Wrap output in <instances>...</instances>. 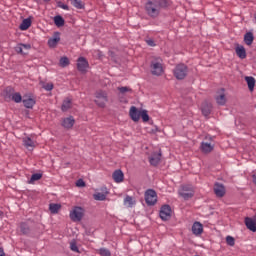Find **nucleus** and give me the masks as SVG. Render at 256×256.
<instances>
[{"mask_svg": "<svg viewBox=\"0 0 256 256\" xmlns=\"http://www.w3.org/2000/svg\"><path fill=\"white\" fill-rule=\"evenodd\" d=\"M173 217V210L169 205H163L161 207V221H169Z\"/></svg>", "mask_w": 256, "mask_h": 256, "instance_id": "7", "label": "nucleus"}, {"mask_svg": "<svg viewBox=\"0 0 256 256\" xmlns=\"http://www.w3.org/2000/svg\"><path fill=\"white\" fill-rule=\"evenodd\" d=\"M159 161H161V153H158L157 155H154L150 158V163L156 167V165H159Z\"/></svg>", "mask_w": 256, "mask_h": 256, "instance_id": "30", "label": "nucleus"}, {"mask_svg": "<svg viewBox=\"0 0 256 256\" xmlns=\"http://www.w3.org/2000/svg\"><path fill=\"white\" fill-rule=\"evenodd\" d=\"M159 217H161V211L159 212Z\"/></svg>", "mask_w": 256, "mask_h": 256, "instance_id": "52", "label": "nucleus"}, {"mask_svg": "<svg viewBox=\"0 0 256 256\" xmlns=\"http://www.w3.org/2000/svg\"><path fill=\"white\" fill-rule=\"evenodd\" d=\"M244 223L249 231L256 232V217H246Z\"/></svg>", "mask_w": 256, "mask_h": 256, "instance_id": "11", "label": "nucleus"}, {"mask_svg": "<svg viewBox=\"0 0 256 256\" xmlns=\"http://www.w3.org/2000/svg\"><path fill=\"white\" fill-rule=\"evenodd\" d=\"M140 117L144 123H147V121H149V114L147 113V110H141Z\"/></svg>", "mask_w": 256, "mask_h": 256, "instance_id": "37", "label": "nucleus"}, {"mask_svg": "<svg viewBox=\"0 0 256 256\" xmlns=\"http://www.w3.org/2000/svg\"><path fill=\"white\" fill-rule=\"evenodd\" d=\"M54 23L56 27H63L65 25V20L61 16H55Z\"/></svg>", "mask_w": 256, "mask_h": 256, "instance_id": "31", "label": "nucleus"}, {"mask_svg": "<svg viewBox=\"0 0 256 256\" xmlns=\"http://www.w3.org/2000/svg\"><path fill=\"white\" fill-rule=\"evenodd\" d=\"M97 253H99L101 256H111V251H109L107 248H100L97 250Z\"/></svg>", "mask_w": 256, "mask_h": 256, "instance_id": "34", "label": "nucleus"}, {"mask_svg": "<svg viewBox=\"0 0 256 256\" xmlns=\"http://www.w3.org/2000/svg\"><path fill=\"white\" fill-rule=\"evenodd\" d=\"M118 91L122 94L125 95V93H131V88L124 86V87H118Z\"/></svg>", "mask_w": 256, "mask_h": 256, "instance_id": "41", "label": "nucleus"}, {"mask_svg": "<svg viewBox=\"0 0 256 256\" xmlns=\"http://www.w3.org/2000/svg\"><path fill=\"white\" fill-rule=\"evenodd\" d=\"M179 197H182L185 201L191 199L193 195H195V190H193V186L191 185H182L178 190Z\"/></svg>", "mask_w": 256, "mask_h": 256, "instance_id": "2", "label": "nucleus"}, {"mask_svg": "<svg viewBox=\"0 0 256 256\" xmlns=\"http://www.w3.org/2000/svg\"><path fill=\"white\" fill-rule=\"evenodd\" d=\"M1 215H3V212H2V211H0V217H1Z\"/></svg>", "mask_w": 256, "mask_h": 256, "instance_id": "51", "label": "nucleus"}, {"mask_svg": "<svg viewBox=\"0 0 256 256\" xmlns=\"http://www.w3.org/2000/svg\"><path fill=\"white\" fill-rule=\"evenodd\" d=\"M41 177H43L42 174L40 173H35L31 176L29 183H35V181H39V179H41Z\"/></svg>", "mask_w": 256, "mask_h": 256, "instance_id": "36", "label": "nucleus"}, {"mask_svg": "<svg viewBox=\"0 0 256 256\" xmlns=\"http://www.w3.org/2000/svg\"><path fill=\"white\" fill-rule=\"evenodd\" d=\"M94 101L98 107H105V105H107V101H109L107 98V92L103 90L96 92Z\"/></svg>", "mask_w": 256, "mask_h": 256, "instance_id": "3", "label": "nucleus"}, {"mask_svg": "<svg viewBox=\"0 0 256 256\" xmlns=\"http://www.w3.org/2000/svg\"><path fill=\"white\" fill-rule=\"evenodd\" d=\"M59 65H60V67H67L69 65V58H67L65 56L60 58Z\"/></svg>", "mask_w": 256, "mask_h": 256, "instance_id": "39", "label": "nucleus"}, {"mask_svg": "<svg viewBox=\"0 0 256 256\" xmlns=\"http://www.w3.org/2000/svg\"><path fill=\"white\" fill-rule=\"evenodd\" d=\"M151 73L152 75H156V76L161 75V64H159V62H152Z\"/></svg>", "mask_w": 256, "mask_h": 256, "instance_id": "22", "label": "nucleus"}, {"mask_svg": "<svg viewBox=\"0 0 256 256\" xmlns=\"http://www.w3.org/2000/svg\"><path fill=\"white\" fill-rule=\"evenodd\" d=\"M41 85L45 91H53V83L42 82Z\"/></svg>", "mask_w": 256, "mask_h": 256, "instance_id": "40", "label": "nucleus"}, {"mask_svg": "<svg viewBox=\"0 0 256 256\" xmlns=\"http://www.w3.org/2000/svg\"><path fill=\"white\" fill-rule=\"evenodd\" d=\"M103 54L101 52H98V57H102Z\"/></svg>", "mask_w": 256, "mask_h": 256, "instance_id": "50", "label": "nucleus"}, {"mask_svg": "<svg viewBox=\"0 0 256 256\" xmlns=\"http://www.w3.org/2000/svg\"><path fill=\"white\" fill-rule=\"evenodd\" d=\"M192 233L196 237L203 234V224L201 222H194L192 225Z\"/></svg>", "mask_w": 256, "mask_h": 256, "instance_id": "16", "label": "nucleus"}, {"mask_svg": "<svg viewBox=\"0 0 256 256\" xmlns=\"http://www.w3.org/2000/svg\"><path fill=\"white\" fill-rule=\"evenodd\" d=\"M145 201L149 206L155 205V203H157V192H155L153 189L147 190L145 192Z\"/></svg>", "mask_w": 256, "mask_h": 256, "instance_id": "6", "label": "nucleus"}, {"mask_svg": "<svg viewBox=\"0 0 256 256\" xmlns=\"http://www.w3.org/2000/svg\"><path fill=\"white\" fill-rule=\"evenodd\" d=\"M214 193L216 197H225V186L221 183H215L214 184Z\"/></svg>", "mask_w": 256, "mask_h": 256, "instance_id": "13", "label": "nucleus"}, {"mask_svg": "<svg viewBox=\"0 0 256 256\" xmlns=\"http://www.w3.org/2000/svg\"><path fill=\"white\" fill-rule=\"evenodd\" d=\"M49 209H50L51 213H59V209H61V205L50 204Z\"/></svg>", "mask_w": 256, "mask_h": 256, "instance_id": "35", "label": "nucleus"}, {"mask_svg": "<svg viewBox=\"0 0 256 256\" xmlns=\"http://www.w3.org/2000/svg\"><path fill=\"white\" fill-rule=\"evenodd\" d=\"M70 249L74 253H79V247L77 246V242L75 240L70 242Z\"/></svg>", "mask_w": 256, "mask_h": 256, "instance_id": "38", "label": "nucleus"}, {"mask_svg": "<svg viewBox=\"0 0 256 256\" xmlns=\"http://www.w3.org/2000/svg\"><path fill=\"white\" fill-rule=\"evenodd\" d=\"M112 177H113L115 183H123V179H124L125 175L123 174V171L116 170L112 174Z\"/></svg>", "mask_w": 256, "mask_h": 256, "instance_id": "21", "label": "nucleus"}, {"mask_svg": "<svg viewBox=\"0 0 256 256\" xmlns=\"http://www.w3.org/2000/svg\"><path fill=\"white\" fill-rule=\"evenodd\" d=\"M61 41V37L59 36V33L56 32L54 34V37L50 38L48 40V46L54 49V47H57V44Z\"/></svg>", "mask_w": 256, "mask_h": 256, "instance_id": "19", "label": "nucleus"}, {"mask_svg": "<svg viewBox=\"0 0 256 256\" xmlns=\"http://www.w3.org/2000/svg\"><path fill=\"white\" fill-rule=\"evenodd\" d=\"M107 195H109V190H107V187H102L101 192H96L93 194V197L95 201H105V199H107Z\"/></svg>", "mask_w": 256, "mask_h": 256, "instance_id": "8", "label": "nucleus"}, {"mask_svg": "<svg viewBox=\"0 0 256 256\" xmlns=\"http://www.w3.org/2000/svg\"><path fill=\"white\" fill-rule=\"evenodd\" d=\"M216 103L218 105H225L227 103V97L225 96V89H221L216 93Z\"/></svg>", "mask_w": 256, "mask_h": 256, "instance_id": "10", "label": "nucleus"}, {"mask_svg": "<svg viewBox=\"0 0 256 256\" xmlns=\"http://www.w3.org/2000/svg\"><path fill=\"white\" fill-rule=\"evenodd\" d=\"M62 9H69V7L67 5H63Z\"/></svg>", "mask_w": 256, "mask_h": 256, "instance_id": "49", "label": "nucleus"}, {"mask_svg": "<svg viewBox=\"0 0 256 256\" xmlns=\"http://www.w3.org/2000/svg\"><path fill=\"white\" fill-rule=\"evenodd\" d=\"M162 7H165L167 5V0H161Z\"/></svg>", "mask_w": 256, "mask_h": 256, "instance_id": "46", "label": "nucleus"}, {"mask_svg": "<svg viewBox=\"0 0 256 256\" xmlns=\"http://www.w3.org/2000/svg\"><path fill=\"white\" fill-rule=\"evenodd\" d=\"M44 1H49V0H44Z\"/></svg>", "mask_w": 256, "mask_h": 256, "instance_id": "53", "label": "nucleus"}, {"mask_svg": "<svg viewBox=\"0 0 256 256\" xmlns=\"http://www.w3.org/2000/svg\"><path fill=\"white\" fill-rule=\"evenodd\" d=\"M70 3L73 7H76V9H83V7H85L81 0H70Z\"/></svg>", "mask_w": 256, "mask_h": 256, "instance_id": "32", "label": "nucleus"}, {"mask_svg": "<svg viewBox=\"0 0 256 256\" xmlns=\"http://www.w3.org/2000/svg\"><path fill=\"white\" fill-rule=\"evenodd\" d=\"M22 103H23L24 107H26V109H33V107L35 106V99L24 98L22 100Z\"/></svg>", "mask_w": 256, "mask_h": 256, "instance_id": "23", "label": "nucleus"}, {"mask_svg": "<svg viewBox=\"0 0 256 256\" xmlns=\"http://www.w3.org/2000/svg\"><path fill=\"white\" fill-rule=\"evenodd\" d=\"M73 125H75V119L72 116L64 118L62 121V126L65 129H71V127H73Z\"/></svg>", "mask_w": 256, "mask_h": 256, "instance_id": "20", "label": "nucleus"}, {"mask_svg": "<svg viewBox=\"0 0 256 256\" xmlns=\"http://www.w3.org/2000/svg\"><path fill=\"white\" fill-rule=\"evenodd\" d=\"M83 208L76 206L70 211V219L71 221L77 222L83 219Z\"/></svg>", "mask_w": 256, "mask_h": 256, "instance_id": "5", "label": "nucleus"}, {"mask_svg": "<svg viewBox=\"0 0 256 256\" xmlns=\"http://www.w3.org/2000/svg\"><path fill=\"white\" fill-rule=\"evenodd\" d=\"M135 198L127 195L125 198H124V205L128 208H132V207H135Z\"/></svg>", "mask_w": 256, "mask_h": 256, "instance_id": "25", "label": "nucleus"}, {"mask_svg": "<svg viewBox=\"0 0 256 256\" xmlns=\"http://www.w3.org/2000/svg\"><path fill=\"white\" fill-rule=\"evenodd\" d=\"M129 115L132 121L137 123L141 119V110L137 109L135 106H132L130 108Z\"/></svg>", "mask_w": 256, "mask_h": 256, "instance_id": "9", "label": "nucleus"}, {"mask_svg": "<svg viewBox=\"0 0 256 256\" xmlns=\"http://www.w3.org/2000/svg\"><path fill=\"white\" fill-rule=\"evenodd\" d=\"M245 81L248 85L249 91H253V89H255V78L253 76H246Z\"/></svg>", "mask_w": 256, "mask_h": 256, "instance_id": "26", "label": "nucleus"}, {"mask_svg": "<svg viewBox=\"0 0 256 256\" xmlns=\"http://www.w3.org/2000/svg\"><path fill=\"white\" fill-rule=\"evenodd\" d=\"M30 27H31V19L29 18L24 19L20 24L21 31H27V29H29Z\"/></svg>", "mask_w": 256, "mask_h": 256, "instance_id": "29", "label": "nucleus"}, {"mask_svg": "<svg viewBox=\"0 0 256 256\" xmlns=\"http://www.w3.org/2000/svg\"><path fill=\"white\" fill-rule=\"evenodd\" d=\"M254 39H255V37L253 36V33H251V32H247L244 35V43H246V45H253Z\"/></svg>", "mask_w": 256, "mask_h": 256, "instance_id": "28", "label": "nucleus"}, {"mask_svg": "<svg viewBox=\"0 0 256 256\" xmlns=\"http://www.w3.org/2000/svg\"><path fill=\"white\" fill-rule=\"evenodd\" d=\"M71 109V100L66 99L62 104V111H69Z\"/></svg>", "mask_w": 256, "mask_h": 256, "instance_id": "33", "label": "nucleus"}, {"mask_svg": "<svg viewBox=\"0 0 256 256\" xmlns=\"http://www.w3.org/2000/svg\"><path fill=\"white\" fill-rule=\"evenodd\" d=\"M31 49V44H18L15 47L16 53H21V55H27V52Z\"/></svg>", "mask_w": 256, "mask_h": 256, "instance_id": "17", "label": "nucleus"}, {"mask_svg": "<svg viewBox=\"0 0 256 256\" xmlns=\"http://www.w3.org/2000/svg\"><path fill=\"white\" fill-rule=\"evenodd\" d=\"M76 187H85V181L83 179L77 180Z\"/></svg>", "mask_w": 256, "mask_h": 256, "instance_id": "45", "label": "nucleus"}, {"mask_svg": "<svg viewBox=\"0 0 256 256\" xmlns=\"http://www.w3.org/2000/svg\"><path fill=\"white\" fill-rule=\"evenodd\" d=\"M160 7L161 2L158 0H148L145 4V11L150 17H157V15H159Z\"/></svg>", "mask_w": 256, "mask_h": 256, "instance_id": "1", "label": "nucleus"}, {"mask_svg": "<svg viewBox=\"0 0 256 256\" xmlns=\"http://www.w3.org/2000/svg\"><path fill=\"white\" fill-rule=\"evenodd\" d=\"M77 68L78 71H81V73H85V71H87L89 68V62H87V59L80 57L77 62Z\"/></svg>", "mask_w": 256, "mask_h": 256, "instance_id": "12", "label": "nucleus"}, {"mask_svg": "<svg viewBox=\"0 0 256 256\" xmlns=\"http://www.w3.org/2000/svg\"><path fill=\"white\" fill-rule=\"evenodd\" d=\"M188 68L185 64H178L174 69L176 79L182 80L187 77Z\"/></svg>", "mask_w": 256, "mask_h": 256, "instance_id": "4", "label": "nucleus"}, {"mask_svg": "<svg viewBox=\"0 0 256 256\" xmlns=\"http://www.w3.org/2000/svg\"><path fill=\"white\" fill-rule=\"evenodd\" d=\"M211 108H212L211 103L205 102L202 104V113L203 115H205V117L211 114Z\"/></svg>", "mask_w": 256, "mask_h": 256, "instance_id": "27", "label": "nucleus"}, {"mask_svg": "<svg viewBox=\"0 0 256 256\" xmlns=\"http://www.w3.org/2000/svg\"><path fill=\"white\" fill-rule=\"evenodd\" d=\"M20 229H21L22 233H24V235H26V233H29V226H27V224H25V223L20 225Z\"/></svg>", "mask_w": 256, "mask_h": 256, "instance_id": "43", "label": "nucleus"}, {"mask_svg": "<svg viewBox=\"0 0 256 256\" xmlns=\"http://www.w3.org/2000/svg\"><path fill=\"white\" fill-rule=\"evenodd\" d=\"M23 145L28 151H33V149H35V141L30 137L23 138Z\"/></svg>", "mask_w": 256, "mask_h": 256, "instance_id": "18", "label": "nucleus"}, {"mask_svg": "<svg viewBox=\"0 0 256 256\" xmlns=\"http://www.w3.org/2000/svg\"><path fill=\"white\" fill-rule=\"evenodd\" d=\"M235 51L236 55H238L240 59H245L247 57V51H245V47L237 46Z\"/></svg>", "mask_w": 256, "mask_h": 256, "instance_id": "24", "label": "nucleus"}, {"mask_svg": "<svg viewBox=\"0 0 256 256\" xmlns=\"http://www.w3.org/2000/svg\"><path fill=\"white\" fill-rule=\"evenodd\" d=\"M252 179H253L254 185H256V174H254V175L252 176Z\"/></svg>", "mask_w": 256, "mask_h": 256, "instance_id": "47", "label": "nucleus"}, {"mask_svg": "<svg viewBox=\"0 0 256 256\" xmlns=\"http://www.w3.org/2000/svg\"><path fill=\"white\" fill-rule=\"evenodd\" d=\"M226 243L230 247H234L235 246V238H233L232 236H227L226 237Z\"/></svg>", "mask_w": 256, "mask_h": 256, "instance_id": "42", "label": "nucleus"}, {"mask_svg": "<svg viewBox=\"0 0 256 256\" xmlns=\"http://www.w3.org/2000/svg\"><path fill=\"white\" fill-rule=\"evenodd\" d=\"M0 256H5V252L3 251L2 248H0Z\"/></svg>", "mask_w": 256, "mask_h": 256, "instance_id": "48", "label": "nucleus"}, {"mask_svg": "<svg viewBox=\"0 0 256 256\" xmlns=\"http://www.w3.org/2000/svg\"><path fill=\"white\" fill-rule=\"evenodd\" d=\"M5 99L6 101H14V103H21V101H23V97L19 92L12 93L11 95H6Z\"/></svg>", "mask_w": 256, "mask_h": 256, "instance_id": "15", "label": "nucleus"}, {"mask_svg": "<svg viewBox=\"0 0 256 256\" xmlns=\"http://www.w3.org/2000/svg\"><path fill=\"white\" fill-rule=\"evenodd\" d=\"M146 43H147V45H149V47H155V45H157L155 43V40H153L151 38L146 39Z\"/></svg>", "mask_w": 256, "mask_h": 256, "instance_id": "44", "label": "nucleus"}, {"mask_svg": "<svg viewBox=\"0 0 256 256\" xmlns=\"http://www.w3.org/2000/svg\"><path fill=\"white\" fill-rule=\"evenodd\" d=\"M200 149H201L202 153H211V151H213V149H215V144H213V142L203 141L201 143Z\"/></svg>", "mask_w": 256, "mask_h": 256, "instance_id": "14", "label": "nucleus"}]
</instances>
